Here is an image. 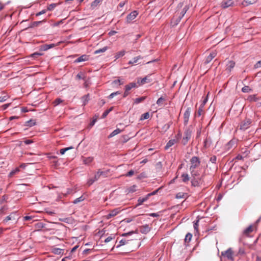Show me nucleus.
Here are the masks:
<instances>
[{
	"label": "nucleus",
	"mask_w": 261,
	"mask_h": 261,
	"mask_svg": "<svg viewBox=\"0 0 261 261\" xmlns=\"http://www.w3.org/2000/svg\"><path fill=\"white\" fill-rule=\"evenodd\" d=\"M204 176V173L201 176H199L195 178H191V185L193 187H199L200 186L203 182V177Z\"/></svg>",
	"instance_id": "1"
},
{
	"label": "nucleus",
	"mask_w": 261,
	"mask_h": 261,
	"mask_svg": "<svg viewBox=\"0 0 261 261\" xmlns=\"http://www.w3.org/2000/svg\"><path fill=\"white\" fill-rule=\"evenodd\" d=\"M251 122L252 121L250 119L246 118L240 123V129L242 130H245L250 127Z\"/></svg>",
	"instance_id": "2"
},
{
	"label": "nucleus",
	"mask_w": 261,
	"mask_h": 261,
	"mask_svg": "<svg viewBox=\"0 0 261 261\" xmlns=\"http://www.w3.org/2000/svg\"><path fill=\"white\" fill-rule=\"evenodd\" d=\"M191 166L190 169H196L200 164V161L197 156H193L190 160Z\"/></svg>",
	"instance_id": "3"
},
{
	"label": "nucleus",
	"mask_w": 261,
	"mask_h": 261,
	"mask_svg": "<svg viewBox=\"0 0 261 261\" xmlns=\"http://www.w3.org/2000/svg\"><path fill=\"white\" fill-rule=\"evenodd\" d=\"M192 135V132L189 130L187 129L184 132V137L182 140V143L185 145H186L190 139L191 138Z\"/></svg>",
	"instance_id": "4"
},
{
	"label": "nucleus",
	"mask_w": 261,
	"mask_h": 261,
	"mask_svg": "<svg viewBox=\"0 0 261 261\" xmlns=\"http://www.w3.org/2000/svg\"><path fill=\"white\" fill-rule=\"evenodd\" d=\"M233 254V251L231 248H229L227 250L221 252V255L222 256H226L228 259L231 260H233L234 259Z\"/></svg>",
	"instance_id": "5"
},
{
	"label": "nucleus",
	"mask_w": 261,
	"mask_h": 261,
	"mask_svg": "<svg viewBox=\"0 0 261 261\" xmlns=\"http://www.w3.org/2000/svg\"><path fill=\"white\" fill-rule=\"evenodd\" d=\"M191 112V108L188 107L184 114V121L185 125H187L189 119V117Z\"/></svg>",
	"instance_id": "6"
},
{
	"label": "nucleus",
	"mask_w": 261,
	"mask_h": 261,
	"mask_svg": "<svg viewBox=\"0 0 261 261\" xmlns=\"http://www.w3.org/2000/svg\"><path fill=\"white\" fill-rule=\"evenodd\" d=\"M119 208H115L110 211V213L106 216V218L109 219L115 216L120 212Z\"/></svg>",
	"instance_id": "7"
},
{
	"label": "nucleus",
	"mask_w": 261,
	"mask_h": 261,
	"mask_svg": "<svg viewBox=\"0 0 261 261\" xmlns=\"http://www.w3.org/2000/svg\"><path fill=\"white\" fill-rule=\"evenodd\" d=\"M233 4V1L232 0H223L222 3V7L223 8H227Z\"/></svg>",
	"instance_id": "8"
},
{
	"label": "nucleus",
	"mask_w": 261,
	"mask_h": 261,
	"mask_svg": "<svg viewBox=\"0 0 261 261\" xmlns=\"http://www.w3.org/2000/svg\"><path fill=\"white\" fill-rule=\"evenodd\" d=\"M150 228L147 224L141 226L140 227V231L143 234L147 233L148 232L150 231Z\"/></svg>",
	"instance_id": "9"
},
{
	"label": "nucleus",
	"mask_w": 261,
	"mask_h": 261,
	"mask_svg": "<svg viewBox=\"0 0 261 261\" xmlns=\"http://www.w3.org/2000/svg\"><path fill=\"white\" fill-rule=\"evenodd\" d=\"M235 66V63L232 61H230L228 62L227 64L226 65V70L230 72L231 71V69L233 68Z\"/></svg>",
	"instance_id": "10"
},
{
	"label": "nucleus",
	"mask_w": 261,
	"mask_h": 261,
	"mask_svg": "<svg viewBox=\"0 0 261 261\" xmlns=\"http://www.w3.org/2000/svg\"><path fill=\"white\" fill-rule=\"evenodd\" d=\"M88 59H89L88 56H87L86 55H83L81 56V57H80L79 58H78L77 59H76L74 61V62L79 63V62H81L86 61H87L88 60Z\"/></svg>",
	"instance_id": "11"
},
{
	"label": "nucleus",
	"mask_w": 261,
	"mask_h": 261,
	"mask_svg": "<svg viewBox=\"0 0 261 261\" xmlns=\"http://www.w3.org/2000/svg\"><path fill=\"white\" fill-rule=\"evenodd\" d=\"M177 142V140L176 139H171L168 141V142L167 143L165 147V149L166 150H167L168 148H169L170 147L173 146L175 143H176Z\"/></svg>",
	"instance_id": "12"
},
{
	"label": "nucleus",
	"mask_w": 261,
	"mask_h": 261,
	"mask_svg": "<svg viewBox=\"0 0 261 261\" xmlns=\"http://www.w3.org/2000/svg\"><path fill=\"white\" fill-rule=\"evenodd\" d=\"M55 46V45L54 44H44L40 46V49L41 50L46 51V50H48V49L54 47Z\"/></svg>",
	"instance_id": "13"
},
{
	"label": "nucleus",
	"mask_w": 261,
	"mask_h": 261,
	"mask_svg": "<svg viewBox=\"0 0 261 261\" xmlns=\"http://www.w3.org/2000/svg\"><path fill=\"white\" fill-rule=\"evenodd\" d=\"M51 252L55 254L61 255L64 253V250L60 248H54L51 249Z\"/></svg>",
	"instance_id": "14"
},
{
	"label": "nucleus",
	"mask_w": 261,
	"mask_h": 261,
	"mask_svg": "<svg viewBox=\"0 0 261 261\" xmlns=\"http://www.w3.org/2000/svg\"><path fill=\"white\" fill-rule=\"evenodd\" d=\"M181 17H172L171 21V24L172 26L176 25L180 21Z\"/></svg>",
	"instance_id": "15"
},
{
	"label": "nucleus",
	"mask_w": 261,
	"mask_h": 261,
	"mask_svg": "<svg viewBox=\"0 0 261 261\" xmlns=\"http://www.w3.org/2000/svg\"><path fill=\"white\" fill-rule=\"evenodd\" d=\"M142 59H143V57L140 56L136 57L134 58L132 60L129 61L128 64L130 65H133L135 63H138L139 62V60Z\"/></svg>",
	"instance_id": "16"
},
{
	"label": "nucleus",
	"mask_w": 261,
	"mask_h": 261,
	"mask_svg": "<svg viewBox=\"0 0 261 261\" xmlns=\"http://www.w3.org/2000/svg\"><path fill=\"white\" fill-rule=\"evenodd\" d=\"M190 171L191 175V178H195L200 176L199 172L197 170H195V169H190Z\"/></svg>",
	"instance_id": "17"
},
{
	"label": "nucleus",
	"mask_w": 261,
	"mask_h": 261,
	"mask_svg": "<svg viewBox=\"0 0 261 261\" xmlns=\"http://www.w3.org/2000/svg\"><path fill=\"white\" fill-rule=\"evenodd\" d=\"M137 84L134 82L130 83L125 86V89L129 91L132 88L137 87Z\"/></svg>",
	"instance_id": "18"
},
{
	"label": "nucleus",
	"mask_w": 261,
	"mask_h": 261,
	"mask_svg": "<svg viewBox=\"0 0 261 261\" xmlns=\"http://www.w3.org/2000/svg\"><path fill=\"white\" fill-rule=\"evenodd\" d=\"M253 231V227L252 225L249 226L243 231V234L248 236Z\"/></svg>",
	"instance_id": "19"
},
{
	"label": "nucleus",
	"mask_w": 261,
	"mask_h": 261,
	"mask_svg": "<svg viewBox=\"0 0 261 261\" xmlns=\"http://www.w3.org/2000/svg\"><path fill=\"white\" fill-rule=\"evenodd\" d=\"M258 0H244L242 4L244 6H247L256 3Z\"/></svg>",
	"instance_id": "20"
},
{
	"label": "nucleus",
	"mask_w": 261,
	"mask_h": 261,
	"mask_svg": "<svg viewBox=\"0 0 261 261\" xmlns=\"http://www.w3.org/2000/svg\"><path fill=\"white\" fill-rule=\"evenodd\" d=\"M89 99L90 98L89 94L83 96L82 97V100L83 101V106H85L88 102Z\"/></svg>",
	"instance_id": "21"
},
{
	"label": "nucleus",
	"mask_w": 261,
	"mask_h": 261,
	"mask_svg": "<svg viewBox=\"0 0 261 261\" xmlns=\"http://www.w3.org/2000/svg\"><path fill=\"white\" fill-rule=\"evenodd\" d=\"M181 177L182 178V181L185 183H187L190 180V177L187 173H183L181 175Z\"/></svg>",
	"instance_id": "22"
},
{
	"label": "nucleus",
	"mask_w": 261,
	"mask_h": 261,
	"mask_svg": "<svg viewBox=\"0 0 261 261\" xmlns=\"http://www.w3.org/2000/svg\"><path fill=\"white\" fill-rule=\"evenodd\" d=\"M36 124L35 120L31 119L29 121H27L25 122V125L29 127H32L34 126Z\"/></svg>",
	"instance_id": "23"
},
{
	"label": "nucleus",
	"mask_w": 261,
	"mask_h": 261,
	"mask_svg": "<svg viewBox=\"0 0 261 261\" xmlns=\"http://www.w3.org/2000/svg\"><path fill=\"white\" fill-rule=\"evenodd\" d=\"M148 199V197L147 195L144 198H139L138 200V204L137 205H141L144 202L146 201Z\"/></svg>",
	"instance_id": "24"
},
{
	"label": "nucleus",
	"mask_w": 261,
	"mask_h": 261,
	"mask_svg": "<svg viewBox=\"0 0 261 261\" xmlns=\"http://www.w3.org/2000/svg\"><path fill=\"white\" fill-rule=\"evenodd\" d=\"M107 49H108V47L105 46L102 48L96 50L95 51H94V54L96 55V54H98L100 53H102L105 52Z\"/></svg>",
	"instance_id": "25"
},
{
	"label": "nucleus",
	"mask_w": 261,
	"mask_h": 261,
	"mask_svg": "<svg viewBox=\"0 0 261 261\" xmlns=\"http://www.w3.org/2000/svg\"><path fill=\"white\" fill-rule=\"evenodd\" d=\"M247 100L250 102L256 101L258 100V98L256 97L255 95H251L248 97Z\"/></svg>",
	"instance_id": "26"
},
{
	"label": "nucleus",
	"mask_w": 261,
	"mask_h": 261,
	"mask_svg": "<svg viewBox=\"0 0 261 261\" xmlns=\"http://www.w3.org/2000/svg\"><path fill=\"white\" fill-rule=\"evenodd\" d=\"M93 160V158L92 157H88L86 158L83 159V163L86 164L88 165L91 163Z\"/></svg>",
	"instance_id": "27"
},
{
	"label": "nucleus",
	"mask_w": 261,
	"mask_h": 261,
	"mask_svg": "<svg viewBox=\"0 0 261 261\" xmlns=\"http://www.w3.org/2000/svg\"><path fill=\"white\" fill-rule=\"evenodd\" d=\"M192 237V235L190 233H188L186 234L185 239V242L186 245H187L186 244V243H189L191 240Z\"/></svg>",
	"instance_id": "28"
},
{
	"label": "nucleus",
	"mask_w": 261,
	"mask_h": 261,
	"mask_svg": "<svg viewBox=\"0 0 261 261\" xmlns=\"http://www.w3.org/2000/svg\"><path fill=\"white\" fill-rule=\"evenodd\" d=\"M252 91V89L247 86H245L242 88V91L244 93H248L251 92Z\"/></svg>",
	"instance_id": "29"
},
{
	"label": "nucleus",
	"mask_w": 261,
	"mask_h": 261,
	"mask_svg": "<svg viewBox=\"0 0 261 261\" xmlns=\"http://www.w3.org/2000/svg\"><path fill=\"white\" fill-rule=\"evenodd\" d=\"M203 107H201V106L199 107L197 113L195 114L196 116H200L201 115H202L203 114L204 111H203Z\"/></svg>",
	"instance_id": "30"
},
{
	"label": "nucleus",
	"mask_w": 261,
	"mask_h": 261,
	"mask_svg": "<svg viewBox=\"0 0 261 261\" xmlns=\"http://www.w3.org/2000/svg\"><path fill=\"white\" fill-rule=\"evenodd\" d=\"M122 130L119 129V128H117L116 129L114 130L110 135V136L111 137H112L119 133H120L121 132H122Z\"/></svg>",
	"instance_id": "31"
},
{
	"label": "nucleus",
	"mask_w": 261,
	"mask_h": 261,
	"mask_svg": "<svg viewBox=\"0 0 261 261\" xmlns=\"http://www.w3.org/2000/svg\"><path fill=\"white\" fill-rule=\"evenodd\" d=\"M149 116L150 115L148 112L145 113L141 115L140 120H143L145 119H147L149 118Z\"/></svg>",
	"instance_id": "32"
},
{
	"label": "nucleus",
	"mask_w": 261,
	"mask_h": 261,
	"mask_svg": "<svg viewBox=\"0 0 261 261\" xmlns=\"http://www.w3.org/2000/svg\"><path fill=\"white\" fill-rule=\"evenodd\" d=\"M125 54V51L124 50L120 51L116 54L115 55V58L116 59L123 56Z\"/></svg>",
	"instance_id": "33"
},
{
	"label": "nucleus",
	"mask_w": 261,
	"mask_h": 261,
	"mask_svg": "<svg viewBox=\"0 0 261 261\" xmlns=\"http://www.w3.org/2000/svg\"><path fill=\"white\" fill-rule=\"evenodd\" d=\"M146 96H142V97H141L137 98L135 100V102L136 103H140L141 102L144 101L146 99Z\"/></svg>",
	"instance_id": "34"
},
{
	"label": "nucleus",
	"mask_w": 261,
	"mask_h": 261,
	"mask_svg": "<svg viewBox=\"0 0 261 261\" xmlns=\"http://www.w3.org/2000/svg\"><path fill=\"white\" fill-rule=\"evenodd\" d=\"M164 101H165V99L163 97H161L158 99L156 101V104L159 106H163Z\"/></svg>",
	"instance_id": "35"
},
{
	"label": "nucleus",
	"mask_w": 261,
	"mask_h": 261,
	"mask_svg": "<svg viewBox=\"0 0 261 261\" xmlns=\"http://www.w3.org/2000/svg\"><path fill=\"white\" fill-rule=\"evenodd\" d=\"M85 75L84 73L82 72H79L76 75V79L77 80H81V79H85Z\"/></svg>",
	"instance_id": "36"
},
{
	"label": "nucleus",
	"mask_w": 261,
	"mask_h": 261,
	"mask_svg": "<svg viewBox=\"0 0 261 261\" xmlns=\"http://www.w3.org/2000/svg\"><path fill=\"white\" fill-rule=\"evenodd\" d=\"M148 82H149L148 81V79L147 78V77H145L142 79L140 81H138V83L140 85H143Z\"/></svg>",
	"instance_id": "37"
},
{
	"label": "nucleus",
	"mask_w": 261,
	"mask_h": 261,
	"mask_svg": "<svg viewBox=\"0 0 261 261\" xmlns=\"http://www.w3.org/2000/svg\"><path fill=\"white\" fill-rule=\"evenodd\" d=\"M62 102H63L62 99H61L60 98H58L54 100L53 103L54 105V106H57L59 105V104H60L61 103H62Z\"/></svg>",
	"instance_id": "38"
},
{
	"label": "nucleus",
	"mask_w": 261,
	"mask_h": 261,
	"mask_svg": "<svg viewBox=\"0 0 261 261\" xmlns=\"http://www.w3.org/2000/svg\"><path fill=\"white\" fill-rule=\"evenodd\" d=\"M84 200V198L83 196H81V197L76 198L73 201V203L74 204H77L79 202H82Z\"/></svg>",
	"instance_id": "39"
},
{
	"label": "nucleus",
	"mask_w": 261,
	"mask_h": 261,
	"mask_svg": "<svg viewBox=\"0 0 261 261\" xmlns=\"http://www.w3.org/2000/svg\"><path fill=\"white\" fill-rule=\"evenodd\" d=\"M72 148H73V147H72V146L62 148V149H60V152L61 154H64L66 151H67V150H69L71 149H72Z\"/></svg>",
	"instance_id": "40"
},
{
	"label": "nucleus",
	"mask_w": 261,
	"mask_h": 261,
	"mask_svg": "<svg viewBox=\"0 0 261 261\" xmlns=\"http://www.w3.org/2000/svg\"><path fill=\"white\" fill-rule=\"evenodd\" d=\"M43 22V21H34L33 23H31L30 25H29V27H34L36 26H37L38 25L42 23Z\"/></svg>",
	"instance_id": "41"
},
{
	"label": "nucleus",
	"mask_w": 261,
	"mask_h": 261,
	"mask_svg": "<svg viewBox=\"0 0 261 261\" xmlns=\"http://www.w3.org/2000/svg\"><path fill=\"white\" fill-rule=\"evenodd\" d=\"M236 143V141L233 140H231L227 144V148L229 149L232 147Z\"/></svg>",
	"instance_id": "42"
},
{
	"label": "nucleus",
	"mask_w": 261,
	"mask_h": 261,
	"mask_svg": "<svg viewBox=\"0 0 261 261\" xmlns=\"http://www.w3.org/2000/svg\"><path fill=\"white\" fill-rule=\"evenodd\" d=\"M128 242V241H126V240H121L119 241V244L116 247L117 248H119L121 246H122V245H125L126 243H127Z\"/></svg>",
	"instance_id": "43"
},
{
	"label": "nucleus",
	"mask_w": 261,
	"mask_h": 261,
	"mask_svg": "<svg viewBox=\"0 0 261 261\" xmlns=\"http://www.w3.org/2000/svg\"><path fill=\"white\" fill-rule=\"evenodd\" d=\"M213 59H212V57H210L209 56H207L206 59L203 61L204 65H206L208 64Z\"/></svg>",
	"instance_id": "44"
},
{
	"label": "nucleus",
	"mask_w": 261,
	"mask_h": 261,
	"mask_svg": "<svg viewBox=\"0 0 261 261\" xmlns=\"http://www.w3.org/2000/svg\"><path fill=\"white\" fill-rule=\"evenodd\" d=\"M136 186L133 185L128 189V192L129 193H133L136 191Z\"/></svg>",
	"instance_id": "45"
},
{
	"label": "nucleus",
	"mask_w": 261,
	"mask_h": 261,
	"mask_svg": "<svg viewBox=\"0 0 261 261\" xmlns=\"http://www.w3.org/2000/svg\"><path fill=\"white\" fill-rule=\"evenodd\" d=\"M42 55H43V54H42V53L36 52V53H34L32 54L31 55V57L33 58H37L39 56H42Z\"/></svg>",
	"instance_id": "46"
},
{
	"label": "nucleus",
	"mask_w": 261,
	"mask_h": 261,
	"mask_svg": "<svg viewBox=\"0 0 261 261\" xmlns=\"http://www.w3.org/2000/svg\"><path fill=\"white\" fill-rule=\"evenodd\" d=\"M123 81H122L121 82V80H116L113 82V84L115 85H120L121 84H123Z\"/></svg>",
	"instance_id": "47"
},
{
	"label": "nucleus",
	"mask_w": 261,
	"mask_h": 261,
	"mask_svg": "<svg viewBox=\"0 0 261 261\" xmlns=\"http://www.w3.org/2000/svg\"><path fill=\"white\" fill-rule=\"evenodd\" d=\"M120 93H121L119 91H117L116 92H113V93H111L109 96V98H110V99L113 98L115 96H116L117 95H118V94H120Z\"/></svg>",
	"instance_id": "48"
},
{
	"label": "nucleus",
	"mask_w": 261,
	"mask_h": 261,
	"mask_svg": "<svg viewBox=\"0 0 261 261\" xmlns=\"http://www.w3.org/2000/svg\"><path fill=\"white\" fill-rule=\"evenodd\" d=\"M100 173H101L100 172V169H99L98 170V171L97 172V173L95 174L94 177V178L95 179V180L96 181L101 176V175L99 174Z\"/></svg>",
	"instance_id": "49"
},
{
	"label": "nucleus",
	"mask_w": 261,
	"mask_h": 261,
	"mask_svg": "<svg viewBox=\"0 0 261 261\" xmlns=\"http://www.w3.org/2000/svg\"><path fill=\"white\" fill-rule=\"evenodd\" d=\"M188 9V7L187 6H186L180 13V15H181V16H184L185 15Z\"/></svg>",
	"instance_id": "50"
},
{
	"label": "nucleus",
	"mask_w": 261,
	"mask_h": 261,
	"mask_svg": "<svg viewBox=\"0 0 261 261\" xmlns=\"http://www.w3.org/2000/svg\"><path fill=\"white\" fill-rule=\"evenodd\" d=\"M100 2V0H95L91 4V7H94L97 6V5Z\"/></svg>",
	"instance_id": "51"
},
{
	"label": "nucleus",
	"mask_w": 261,
	"mask_h": 261,
	"mask_svg": "<svg viewBox=\"0 0 261 261\" xmlns=\"http://www.w3.org/2000/svg\"><path fill=\"white\" fill-rule=\"evenodd\" d=\"M138 15L137 11H134L133 12L130 13L128 14L127 16H137Z\"/></svg>",
	"instance_id": "52"
},
{
	"label": "nucleus",
	"mask_w": 261,
	"mask_h": 261,
	"mask_svg": "<svg viewBox=\"0 0 261 261\" xmlns=\"http://www.w3.org/2000/svg\"><path fill=\"white\" fill-rule=\"evenodd\" d=\"M100 172L101 173L100 174H99L101 176L105 177L107 176V174H108V171H101V170H100Z\"/></svg>",
	"instance_id": "53"
},
{
	"label": "nucleus",
	"mask_w": 261,
	"mask_h": 261,
	"mask_svg": "<svg viewBox=\"0 0 261 261\" xmlns=\"http://www.w3.org/2000/svg\"><path fill=\"white\" fill-rule=\"evenodd\" d=\"M207 96L204 98V99L203 100V101L200 106L204 107V105L207 102Z\"/></svg>",
	"instance_id": "54"
},
{
	"label": "nucleus",
	"mask_w": 261,
	"mask_h": 261,
	"mask_svg": "<svg viewBox=\"0 0 261 261\" xmlns=\"http://www.w3.org/2000/svg\"><path fill=\"white\" fill-rule=\"evenodd\" d=\"M216 161H217V157L215 155H214L210 158V161L212 163H216Z\"/></svg>",
	"instance_id": "55"
},
{
	"label": "nucleus",
	"mask_w": 261,
	"mask_h": 261,
	"mask_svg": "<svg viewBox=\"0 0 261 261\" xmlns=\"http://www.w3.org/2000/svg\"><path fill=\"white\" fill-rule=\"evenodd\" d=\"M96 180H95L94 178L89 179L87 182V184L89 186H90Z\"/></svg>",
	"instance_id": "56"
},
{
	"label": "nucleus",
	"mask_w": 261,
	"mask_h": 261,
	"mask_svg": "<svg viewBox=\"0 0 261 261\" xmlns=\"http://www.w3.org/2000/svg\"><path fill=\"white\" fill-rule=\"evenodd\" d=\"M36 227L38 228H42L43 227V224L42 223L38 222L36 224Z\"/></svg>",
	"instance_id": "57"
},
{
	"label": "nucleus",
	"mask_w": 261,
	"mask_h": 261,
	"mask_svg": "<svg viewBox=\"0 0 261 261\" xmlns=\"http://www.w3.org/2000/svg\"><path fill=\"white\" fill-rule=\"evenodd\" d=\"M261 67V60L258 61L255 65H254V68H258Z\"/></svg>",
	"instance_id": "58"
},
{
	"label": "nucleus",
	"mask_w": 261,
	"mask_h": 261,
	"mask_svg": "<svg viewBox=\"0 0 261 261\" xmlns=\"http://www.w3.org/2000/svg\"><path fill=\"white\" fill-rule=\"evenodd\" d=\"M134 171L133 170H130L129 171H128L126 174V176H132L133 175H134Z\"/></svg>",
	"instance_id": "59"
},
{
	"label": "nucleus",
	"mask_w": 261,
	"mask_h": 261,
	"mask_svg": "<svg viewBox=\"0 0 261 261\" xmlns=\"http://www.w3.org/2000/svg\"><path fill=\"white\" fill-rule=\"evenodd\" d=\"M158 191H159V189L155 190L153 192L148 194L147 195L148 196V197L149 198L150 196L156 194L158 193Z\"/></svg>",
	"instance_id": "60"
},
{
	"label": "nucleus",
	"mask_w": 261,
	"mask_h": 261,
	"mask_svg": "<svg viewBox=\"0 0 261 261\" xmlns=\"http://www.w3.org/2000/svg\"><path fill=\"white\" fill-rule=\"evenodd\" d=\"M109 111H108L107 110L105 111L101 116V118H105V117H106L109 114Z\"/></svg>",
	"instance_id": "61"
},
{
	"label": "nucleus",
	"mask_w": 261,
	"mask_h": 261,
	"mask_svg": "<svg viewBox=\"0 0 261 261\" xmlns=\"http://www.w3.org/2000/svg\"><path fill=\"white\" fill-rule=\"evenodd\" d=\"M216 55L217 54L215 51H213L210 54L209 56L212 57V59H213L216 56Z\"/></svg>",
	"instance_id": "62"
},
{
	"label": "nucleus",
	"mask_w": 261,
	"mask_h": 261,
	"mask_svg": "<svg viewBox=\"0 0 261 261\" xmlns=\"http://www.w3.org/2000/svg\"><path fill=\"white\" fill-rule=\"evenodd\" d=\"M64 20L65 19H62L60 21H58V22H56L54 25L56 26L60 25L61 23H64Z\"/></svg>",
	"instance_id": "63"
},
{
	"label": "nucleus",
	"mask_w": 261,
	"mask_h": 261,
	"mask_svg": "<svg viewBox=\"0 0 261 261\" xmlns=\"http://www.w3.org/2000/svg\"><path fill=\"white\" fill-rule=\"evenodd\" d=\"M7 98L6 96H1L0 97V102H4V101H6Z\"/></svg>",
	"instance_id": "64"
}]
</instances>
